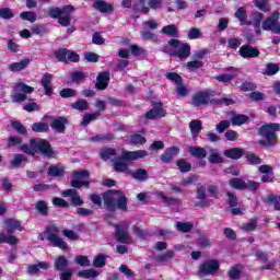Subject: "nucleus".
Returning a JSON list of instances; mask_svg holds the SVG:
<instances>
[{"mask_svg":"<svg viewBox=\"0 0 280 280\" xmlns=\"http://www.w3.org/2000/svg\"><path fill=\"white\" fill-rule=\"evenodd\" d=\"M259 48L257 47H253L248 44H245L243 46L240 47L238 49V55L241 56V58H259Z\"/></svg>","mask_w":280,"mask_h":280,"instance_id":"nucleus-16","label":"nucleus"},{"mask_svg":"<svg viewBox=\"0 0 280 280\" xmlns=\"http://www.w3.org/2000/svg\"><path fill=\"white\" fill-rule=\"evenodd\" d=\"M23 163H27V156L24 154H14L13 160L11 161L12 167H21Z\"/></svg>","mask_w":280,"mask_h":280,"instance_id":"nucleus-47","label":"nucleus"},{"mask_svg":"<svg viewBox=\"0 0 280 280\" xmlns=\"http://www.w3.org/2000/svg\"><path fill=\"white\" fill-rule=\"evenodd\" d=\"M156 196H159V198H161V200L165 205H167V207H174L176 205H180V199L174 198V197H167V196H165V192H163V191H158Z\"/></svg>","mask_w":280,"mask_h":280,"instance_id":"nucleus-31","label":"nucleus"},{"mask_svg":"<svg viewBox=\"0 0 280 280\" xmlns=\"http://www.w3.org/2000/svg\"><path fill=\"white\" fill-rule=\"evenodd\" d=\"M48 176H52L54 178H61L65 176V170L60 168V165H50L48 167Z\"/></svg>","mask_w":280,"mask_h":280,"instance_id":"nucleus-41","label":"nucleus"},{"mask_svg":"<svg viewBox=\"0 0 280 280\" xmlns=\"http://www.w3.org/2000/svg\"><path fill=\"white\" fill-rule=\"evenodd\" d=\"M148 156V151L138 150V151H122L121 155L113 163L115 172L118 174H130L128 164L132 161H139V159H145Z\"/></svg>","mask_w":280,"mask_h":280,"instance_id":"nucleus-4","label":"nucleus"},{"mask_svg":"<svg viewBox=\"0 0 280 280\" xmlns=\"http://www.w3.org/2000/svg\"><path fill=\"white\" fill-rule=\"evenodd\" d=\"M223 154L226 156V159H231L232 161H240V159H242L245 153L243 148H232L224 150Z\"/></svg>","mask_w":280,"mask_h":280,"instance_id":"nucleus-21","label":"nucleus"},{"mask_svg":"<svg viewBox=\"0 0 280 280\" xmlns=\"http://www.w3.org/2000/svg\"><path fill=\"white\" fill-rule=\"evenodd\" d=\"M234 16L240 21V25H252V23L248 22V14L246 13V8L240 7L234 13Z\"/></svg>","mask_w":280,"mask_h":280,"instance_id":"nucleus-25","label":"nucleus"},{"mask_svg":"<svg viewBox=\"0 0 280 280\" xmlns=\"http://www.w3.org/2000/svg\"><path fill=\"white\" fill-rule=\"evenodd\" d=\"M164 54H170L173 58L187 60L191 56V45L182 43L180 39L171 38L166 45L162 47Z\"/></svg>","mask_w":280,"mask_h":280,"instance_id":"nucleus-5","label":"nucleus"},{"mask_svg":"<svg viewBox=\"0 0 280 280\" xmlns=\"http://www.w3.org/2000/svg\"><path fill=\"white\" fill-rule=\"evenodd\" d=\"M250 119L247 115L244 114H234L231 118L232 126H244L246 121Z\"/></svg>","mask_w":280,"mask_h":280,"instance_id":"nucleus-35","label":"nucleus"},{"mask_svg":"<svg viewBox=\"0 0 280 280\" xmlns=\"http://www.w3.org/2000/svg\"><path fill=\"white\" fill-rule=\"evenodd\" d=\"M13 91H15V93H23L24 95H28L30 93H34V88L27 85L26 83L20 82L14 85Z\"/></svg>","mask_w":280,"mask_h":280,"instance_id":"nucleus-34","label":"nucleus"},{"mask_svg":"<svg viewBox=\"0 0 280 280\" xmlns=\"http://www.w3.org/2000/svg\"><path fill=\"white\" fill-rule=\"evenodd\" d=\"M69 62H80V55L73 50L68 49L66 65H69Z\"/></svg>","mask_w":280,"mask_h":280,"instance_id":"nucleus-64","label":"nucleus"},{"mask_svg":"<svg viewBox=\"0 0 280 280\" xmlns=\"http://www.w3.org/2000/svg\"><path fill=\"white\" fill-rule=\"evenodd\" d=\"M70 108L79 110V113H84V110H89V108H91V104L84 98H79L70 104Z\"/></svg>","mask_w":280,"mask_h":280,"instance_id":"nucleus-24","label":"nucleus"},{"mask_svg":"<svg viewBox=\"0 0 280 280\" xmlns=\"http://www.w3.org/2000/svg\"><path fill=\"white\" fill-rule=\"evenodd\" d=\"M161 33L166 34V36H172L173 38H178V27H176V25L174 24H168L164 26L161 30Z\"/></svg>","mask_w":280,"mask_h":280,"instance_id":"nucleus-38","label":"nucleus"},{"mask_svg":"<svg viewBox=\"0 0 280 280\" xmlns=\"http://www.w3.org/2000/svg\"><path fill=\"white\" fill-rule=\"evenodd\" d=\"M115 156H117V149L108 147L101 149L100 158L102 161H110Z\"/></svg>","mask_w":280,"mask_h":280,"instance_id":"nucleus-27","label":"nucleus"},{"mask_svg":"<svg viewBox=\"0 0 280 280\" xmlns=\"http://www.w3.org/2000/svg\"><path fill=\"white\" fill-rule=\"evenodd\" d=\"M242 270H244L243 265H234L228 271V276L231 280H237L242 277Z\"/></svg>","mask_w":280,"mask_h":280,"instance_id":"nucleus-32","label":"nucleus"},{"mask_svg":"<svg viewBox=\"0 0 280 280\" xmlns=\"http://www.w3.org/2000/svg\"><path fill=\"white\" fill-rule=\"evenodd\" d=\"M130 143L132 145H144V143H148V139L139 133H133L130 136Z\"/></svg>","mask_w":280,"mask_h":280,"instance_id":"nucleus-46","label":"nucleus"},{"mask_svg":"<svg viewBox=\"0 0 280 280\" xmlns=\"http://www.w3.org/2000/svg\"><path fill=\"white\" fill-rule=\"evenodd\" d=\"M38 240H40V242L47 240L54 248H60V250H67L68 248L67 242L60 237V230L55 224L46 228V230L38 235Z\"/></svg>","mask_w":280,"mask_h":280,"instance_id":"nucleus-6","label":"nucleus"},{"mask_svg":"<svg viewBox=\"0 0 280 280\" xmlns=\"http://www.w3.org/2000/svg\"><path fill=\"white\" fill-rule=\"evenodd\" d=\"M280 130L279 122H269L260 126L257 129V135L264 137V139L258 140V145L261 148H275L279 143V137L277 132Z\"/></svg>","mask_w":280,"mask_h":280,"instance_id":"nucleus-3","label":"nucleus"},{"mask_svg":"<svg viewBox=\"0 0 280 280\" xmlns=\"http://www.w3.org/2000/svg\"><path fill=\"white\" fill-rule=\"evenodd\" d=\"M59 95L63 100H67L69 97H75L78 95V91H75L74 89H71V88H66V89L60 90Z\"/></svg>","mask_w":280,"mask_h":280,"instance_id":"nucleus-51","label":"nucleus"},{"mask_svg":"<svg viewBox=\"0 0 280 280\" xmlns=\"http://www.w3.org/2000/svg\"><path fill=\"white\" fill-rule=\"evenodd\" d=\"M220 271V260L209 259L199 265L198 276L199 277H213Z\"/></svg>","mask_w":280,"mask_h":280,"instance_id":"nucleus-7","label":"nucleus"},{"mask_svg":"<svg viewBox=\"0 0 280 280\" xmlns=\"http://www.w3.org/2000/svg\"><path fill=\"white\" fill-rule=\"evenodd\" d=\"M110 84V71H102L96 77L95 90L96 91H106Z\"/></svg>","mask_w":280,"mask_h":280,"instance_id":"nucleus-12","label":"nucleus"},{"mask_svg":"<svg viewBox=\"0 0 280 280\" xmlns=\"http://www.w3.org/2000/svg\"><path fill=\"white\" fill-rule=\"evenodd\" d=\"M75 264H78L79 266H82V268H88L89 266H91V260H89L88 256L84 255H78L74 258Z\"/></svg>","mask_w":280,"mask_h":280,"instance_id":"nucleus-55","label":"nucleus"},{"mask_svg":"<svg viewBox=\"0 0 280 280\" xmlns=\"http://www.w3.org/2000/svg\"><path fill=\"white\" fill-rule=\"evenodd\" d=\"M93 266L94 268H104V266H106V256L103 254L96 255L93 260Z\"/></svg>","mask_w":280,"mask_h":280,"instance_id":"nucleus-53","label":"nucleus"},{"mask_svg":"<svg viewBox=\"0 0 280 280\" xmlns=\"http://www.w3.org/2000/svg\"><path fill=\"white\" fill-rule=\"evenodd\" d=\"M84 78L85 74L83 71H74L70 75L71 82H74L75 84H80V82L84 80Z\"/></svg>","mask_w":280,"mask_h":280,"instance_id":"nucleus-63","label":"nucleus"},{"mask_svg":"<svg viewBox=\"0 0 280 280\" xmlns=\"http://www.w3.org/2000/svg\"><path fill=\"white\" fill-rule=\"evenodd\" d=\"M11 127L13 130H15V132H18V135H27V128L19 120L11 121Z\"/></svg>","mask_w":280,"mask_h":280,"instance_id":"nucleus-48","label":"nucleus"},{"mask_svg":"<svg viewBox=\"0 0 280 280\" xmlns=\"http://www.w3.org/2000/svg\"><path fill=\"white\" fill-rule=\"evenodd\" d=\"M166 78L171 82H175V84H177L176 93L179 97H187V95H189V90L185 84H183V77H180V74L176 72H167Z\"/></svg>","mask_w":280,"mask_h":280,"instance_id":"nucleus-9","label":"nucleus"},{"mask_svg":"<svg viewBox=\"0 0 280 280\" xmlns=\"http://www.w3.org/2000/svg\"><path fill=\"white\" fill-rule=\"evenodd\" d=\"M54 80V74L46 72L40 79V85L45 91V95L51 97L54 95V86L51 85V81Z\"/></svg>","mask_w":280,"mask_h":280,"instance_id":"nucleus-17","label":"nucleus"},{"mask_svg":"<svg viewBox=\"0 0 280 280\" xmlns=\"http://www.w3.org/2000/svg\"><path fill=\"white\" fill-rule=\"evenodd\" d=\"M23 143V138L18 136H10L8 138V148H14L16 145H21Z\"/></svg>","mask_w":280,"mask_h":280,"instance_id":"nucleus-60","label":"nucleus"},{"mask_svg":"<svg viewBox=\"0 0 280 280\" xmlns=\"http://www.w3.org/2000/svg\"><path fill=\"white\" fill-rule=\"evenodd\" d=\"M167 115V112L163 108V103L159 102L153 105V108L144 114L145 119L154 120L161 119Z\"/></svg>","mask_w":280,"mask_h":280,"instance_id":"nucleus-11","label":"nucleus"},{"mask_svg":"<svg viewBox=\"0 0 280 280\" xmlns=\"http://www.w3.org/2000/svg\"><path fill=\"white\" fill-rule=\"evenodd\" d=\"M280 13L275 11L271 15L267 16L261 24L265 32H272V34H280Z\"/></svg>","mask_w":280,"mask_h":280,"instance_id":"nucleus-8","label":"nucleus"},{"mask_svg":"<svg viewBox=\"0 0 280 280\" xmlns=\"http://www.w3.org/2000/svg\"><path fill=\"white\" fill-rule=\"evenodd\" d=\"M130 176L138 180L139 183H143V180H148V171L145 168H138L136 171L129 172Z\"/></svg>","mask_w":280,"mask_h":280,"instance_id":"nucleus-28","label":"nucleus"},{"mask_svg":"<svg viewBox=\"0 0 280 280\" xmlns=\"http://www.w3.org/2000/svg\"><path fill=\"white\" fill-rule=\"evenodd\" d=\"M101 116L102 113L100 112L84 114L81 121V126H89L91 121H95V119L100 118Z\"/></svg>","mask_w":280,"mask_h":280,"instance_id":"nucleus-36","label":"nucleus"},{"mask_svg":"<svg viewBox=\"0 0 280 280\" xmlns=\"http://www.w3.org/2000/svg\"><path fill=\"white\" fill-rule=\"evenodd\" d=\"M176 165L182 174H187V172H191V163L187 162V160L183 158L177 160Z\"/></svg>","mask_w":280,"mask_h":280,"instance_id":"nucleus-42","label":"nucleus"},{"mask_svg":"<svg viewBox=\"0 0 280 280\" xmlns=\"http://www.w3.org/2000/svg\"><path fill=\"white\" fill-rule=\"evenodd\" d=\"M27 65H30V59L25 58L22 59L20 62H13L9 66V69L13 72L16 73L19 71H23V69L27 68Z\"/></svg>","mask_w":280,"mask_h":280,"instance_id":"nucleus-33","label":"nucleus"},{"mask_svg":"<svg viewBox=\"0 0 280 280\" xmlns=\"http://www.w3.org/2000/svg\"><path fill=\"white\" fill-rule=\"evenodd\" d=\"M209 97L210 94L207 91H200L197 92L194 96H192V106H196L197 108H199L200 106H207V104H209Z\"/></svg>","mask_w":280,"mask_h":280,"instance_id":"nucleus-19","label":"nucleus"},{"mask_svg":"<svg viewBox=\"0 0 280 280\" xmlns=\"http://www.w3.org/2000/svg\"><path fill=\"white\" fill-rule=\"evenodd\" d=\"M178 154H180V148L168 147L164 150L163 154L160 156V161L168 165L170 163H172V161H174V159H176V156H178Z\"/></svg>","mask_w":280,"mask_h":280,"instance_id":"nucleus-14","label":"nucleus"},{"mask_svg":"<svg viewBox=\"0 0 280 280\" xmlns=\"http://www.w3.org/2000/svg\"><path fill=\"white\" fill-rule=\"evenodd\" d=\"M267 200L273 203L275 211H280V195H268Z\"/></svg>","mask_w":280,"mask_h":280,"instance_id":"nucleus-61","label":"nucleus"},{"mask_svg":"<svg viewBox=\"0 0 280 280\" xmlns=\"http://www.w3.org/2000/svg\"><path fill=\"white\" fill-rule=\"evenodd\" d=\"M91 176V173L86 170H80L73 172V178L77 180H82L84 178H89Z\"/></svg>","mask_w":280,"mask_h":280,"instance_id":"nucleus-62","label":"nucleus"},{"mask_svg":"<svg viewBox=\"0 0 280 280\" xmlns=\"http://www.w3.org/2000/svg\"><path fill=\"white\" fill-rule=\"evenodd\" d=\"M35 209L40 215H44L45 218L49 215V206H47V201L45 200H38L35 205Z\"/></svg>","mask_w":280,"mask_h":280,"instance_id":"nucleus-37","label":"nucleus"},{"mask_svg":"<svg viewBox=\"0 0 280 280\" xmlns=\"http://www.w3.org/2000/svg\"><path fill=\"white\" fill-rule=\"evenodd\" d=\"M57 21L61 27H69L71 25V15L70 13H63Z\"/></svg>","mask_w":280,"mask_h":280,"instance_id":"nucleus-56","label":"nucleus"},{"mask_svg":"<svg viewBox=\"0 0 280 280\" xmlns=\"http://www.w3.org/2000/svg\"><path fill=\"white\" fill-rule=\"evenodd\" d=\"M69 54L68 48H59L55 50L54 56L58 59L59 62H65L67 65V57Z\"/></svg>","mask_w":280,"mask_h":280,"instance_id":"nucleus-45","label":"nucleus"},{"mask_svg":"<svg viewBox=\"0 0 280 280\" xmlns=\"http://www.w3.org/2000/svg\"><path fill=\"white\" fill-rule=\"evenodd\" d=\"M61 196H63V198L71 197L70 203L73 207H82V205H84V200H82L77 189H66L61 192Z\"/></svg>","mask_w":280,"mask_h":280,"instance_id":"nucleus-18","label":"nucleus"},{"mask_svg":"<svg viewBox=\"0 0 280 280\" xmlns=\"http://www.w3.org/2000/svg\"><path fill=\"white\" fill-rule=\"evenodd\" d=\"M20 19H22L23 21H30V23H35L36 13L32 11H24L20 14Z\"/></svg>","mask_w":280,"mask_h":280,"instance_id":"nucleus-58","label":"nucleus"},{"mask_svg":"<svg viewBox=\"0 0 280 280\" xmlns=\"http://www.w3.org/2000/svg\"><path fill=\"white\" fill-rule=\"evenodd\" d=\"M190 132L192 135V139L196 141L198 139V135L202 132V120L194 119L189 122Z\"/></svg>","mask_w":280,"mask_h":280,"instance_id":"nucleus-26","label":"nucleus"},{"mask_svg":"<svg viewBox=\"0 0 280 280\" xmlns=\"http://www.w3.org/2000/svg\"><path fill=\"white\" fill-rule=\"evenodd\" d=\"M174 250H168L163 255L156 256L155 261L158 264H165V261H170V259H174Z\"/></svg>","mask_w":280,"mask_h":280,"instance_id":"nucleus-50","label":"nucleus"},{"mask_svg":"<svg viewBox=\"0 0 280 280\" xmlns=\"http://www.w3.org/2000/svg\"><path fill=\"white\" fill-rule=\"evenodd\" d=\"M230 187L232 189H237L238 191L246 190V182L240 177H233L229 180Z\"/></svg>","mask_w":280,"mask_h":280,"instance_id":"nucleus-30","label":"nucleus"},{"mask_svg":"<svg viewBox=\"0 0 280 280\" xmlns=\"http://www.w3.org/2000/svg\"><path fill=\"white\" fill-rule=\"evenodd\" d=\"M50 120V128L55 130V132H59V135H65L67 131V126L69 125V119L65 116L51 117L45 116Z\"/></svg>","mask_w":280,"mask_h":280,"instance_id":"nucleus-10","label":"nucleus"},{"mask_svg":"<svg viewBox=\"0 0 280 280\" xmlns=\"http://www.w3.org/2000/svg\"><path fill=\"white\" fill-rule=\"evenodd\" d=\"M175 228L177 231H179V233H191V231L194 230V223L178 221Z\"/></svg>","mask_w":280,"mask_h":280,"instance_id":"nucleus-40","label":"nucleus"},{"mask_svg":"<svg viewBox=\"0 0 280 280\" xmlns=\"http://www.w3.org/2000/svg\"><path fill=\"white\" fill-rule=\"evenodd\" d=\"M0 18L10 21V19H14V12L10 8H0Z\"/></svg>","mask_w":280,"mask_h":280,"instance_id":"nucleus-57","label":"nucleus"},{"mask_svg":"<svg viewBox=\"0 0 280 280\" xmlns=\"http://www.w3.org/2000/svg\"><path fill=\"white\" fill-rule=\"evenodd\" d=\"M32 130L33 132H38V133H43V132H49V124L47 122H34L32 125Z\"/></svg>","mask_w":280,"mask_h":280,"instance_id":"nucleus-43","label":"nucleus"},{"mask_svg":"<svg viewBox=\"0 0 280 280\" xmlns=\"http://www.w3.org/2000/svg\"><path fill=\"white\" fill-rule=\"evenodd\" d=\"M214 80H217V82L226 84V82H232V80H235V75L223 73V74L215 75Z\"/></svg>","mask_w":280,"mask_h":280,"instance_id":"nucleus-59","label":"nucleus"},{"mask_svg":"<svg viewBox=\"0 0 280 280\" xmlns=\"http://www.w3.org/2000/svg\"><path fill=\"white\" fill-rule=\"evenodd\" d=\"M78 277L83 279H96V277H100V271L95 269H84L78 272Z\"/></svg>","mask_w":280,"mask_h":280,"instance_id":"nucleus-39","label":"nucleus"},{"mask_svg":"<svg viewBox=\"0 0 280 280\" xmlns=\"http://www.w3.org/2000/svg\"><path fill=\"white\" fill-rule=\"evenodd\" d=\"M92 8L97 10V12H101V14H113V12H115V4L106 2L105 0L94 1Z\"/></svg>","mask_w":280,"mask_h":280,"instance_id":"nucleus-15","label":"nucleus"},{"mask_svg":"<svg viewBox=\"0 0 280 280\" xmlns=\"http://www.w3.org/2000/svg\"><path fill=\"white\" fill-rule=\"evenodd\" d=\"M188 151L195 159H207V149L202 147H189Z\"/></svg>","mask_w":280,"mask_h":280,"instance_id":"nucleus-29","label":"nucleus"},{"mask_svg":"<svg viewBox=\"0 0 280 280\" xmlns=\"http://www.w3.org/2000/svg\"><path fill=\"white\" fill-rule=\"evenodd\" d=\"M20 150L30 156L43 154V156H47L48 159H56V151L51 148V143L40 138H31L30 143L22 144Z\"/></svg>","mask_w":280,"mask_h":280,"instance_id":"nucleus-2","label":"nucleus"},{"mask_svg":"<svg viewBox=\"0 0 280 280\" xmlns=\"http://www.w3.org/2000/svg\"><path fill=\"white\" fill-rule=\"evenodd\" d=\"M4 224H7V234L13 235L14 231H23V228L21 226V221L16 219H7L4 221Z\"/></svg>","mask_w":280,"mask_h":280,"instance_id":"nucleus-23","label":"nucleus"},{"mask_svg":"<svg viewBox=\"0 0 280 280\" xmlns=\"http://www.w3.org/2000/svg\"><path fill=\"white\" fill-rule=\"evenodd\" d=\"M54 266L57 272L69 270V259H67V256L60 255L55 259Z\"/></svg>","mask_w":280,"mask_h":280,"instance_id":"nucleus-22","label":"nucleus"},{"mask_svg":"<svg viewBox=\"0 0 280 280\" xmlns=\"http://www.w3.org/2000/svg\"><path fill=\"white\" fill-rule=\"evenodd\" d=\"M244 155L249 165H261V158L257 156V154L248 151Z\"/></svg>","mask_w":280,"mask_h":280,"instance_id":"nucleus-44","label":"nucleus"},{"mask_svg":"<svg viewBox=\"0 0 280 280\" xmlns=\"http://www.w3.org/2000/svg\"><path fill=\"white\" fill-rule=\"evenodd\" d=\"M74 10H75V8L71 4L63 5L62 8L52 7L48 10V16H50V19L58 20L63 14H71V12H73Z\"/></svg>","mask_w":280,"mask_h":280,"instance_id":"nucleus-13","label":"nucleus"},{"mask_svg":"<svg viewBox=\"0 0 280 280\" xmlns=\"http://www.w3.org/2000/svg\"><path fill=\"white\" fill-rule=\"evenodd\" d=\"M255 8H258L261 12H270V5H268V0H255Z\"/></svg>","mask_w":280,"mask_h":280,"instance_id":"nucleus-54","label":"nucleus"},{"mask_svg":"<svg viewBox=\"0 0 280 280\" xmlns=\"http://www.w3.org/2000/svg\"><path fill=\"white\" fill-rule=\"evenodd\" d=\"M225 195L228 196L229 207L231 209L237 207V205L240 202V198H237V195H235V192H231V191H226Z\"/></svg>","mask_w":280,"mask_h":280,"instance_id":"nucleus-52","label":"nucleus"},{"mask_svg":"<svg viewBox=\"0 0 280 280\" xmlns=\"http://www.w3.org/2000/svg\"><path fill=\"white\" fill-rule=\"evenodd\" d=\"M116 240L120 244H128L130 242V235H128V230L124 225H115Z\"/></svg>","mask_w":280,"mask_h":280,"instance_id":"nucleus-20","label":"nucleus"},{"mask_svg":"<svg viewBox=\"0 0 280 280\" xmlns=\"http://www.w3.org/2000/svg\"><path fill=\"white\" fill-rule=\"evenodd\" d=\"M279 73V65L269 62L266 65L264 75H277Z\"/></svg>","mask_w":280,"mask_h":280,"instance_id":"nucleus-49","label":"nucleus"},{"mask_svg":"<svg viewBox=\"0 0 280 280\" xmlns=\"http://www.w3.org/2000/svg\"><path fill=\"white\" fill-rule=\"evenodd\" d=\"M90 200L95 205V207H102L109 213H115V211H128V197L121 190L110 189L102 195L92 194L90 195Z\"/></svg>","mask_w":280,"mask_h":280,"instance_id":"nucleus-1","label":"nucleus"}]
</instances>
